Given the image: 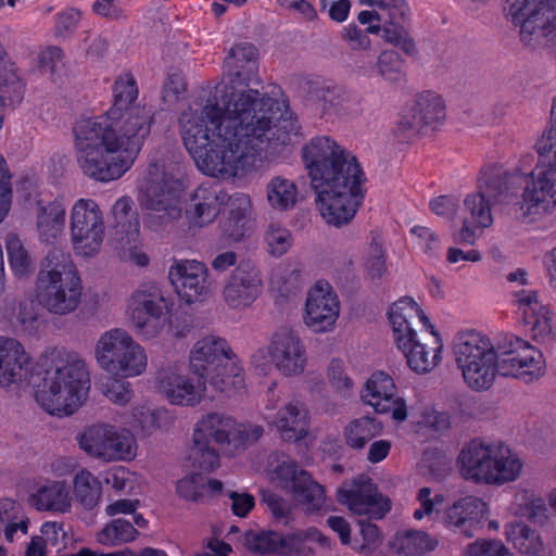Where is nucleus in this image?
Segmentation results:
<instances>
[{"instance_id": "nucleus-1", "label": "nucleus", "mask_w": 556, "mask_h": 556, "mask_svg": "<svg viewBox=\"0 0 556 556\" xmlns=\"http://www.w3.org/2000/svg\"><path fill=\"white\" fill-rule=\"evenodd\" d=\"M227 81L217 96L180 113L184 146L206 175L232 177L273 160L299 140L300 126L285 102L253 88L260 84L258 52L238 42L225 58Z\"/></svg>"}, {"instance_id": "nucleus-2", "label": "nucleus", "mask_w": 556, "mask_h": 556, "mask_svg": "<svg viewBox=\"0 0 556 556\" xmlns=\"http://www.w3.org/2000/svg\"><path fill=\"white\" fill-rule=\"evenodd\" d=\"M137 97L135 77L124 73L114 83V103L108 113L76 123V160L87 177L109 182L121 178L134 164L153 123L152 109L136 104Z\"/></svg>"}, {"instance_id": "nucleus-3", "label": "nucleus", "mask_w": 556, "mask_h": 556, "mask_svg": "<svg viewBox=\"0 0 556 556\" xmlns=\"http://www.w3.org/2000/svg\"><path fill=\"white\" fill-rule=\"evenodd\" d=\"M302 153L320 216L336 227L349 224L365 198L357 159L326 136L311 139Z\"/></svg>"}, {"instance_id": "nucleus-4", "label": "nucleus", "mask_w": 556, "mask_h": 556, "mask_svg": "<svg viewBox=\"0 0 556 556\" xmlns=\"http://www.w3.org/2000/svg\"><path fill=\"white\" fill-rule=\"evenodd\" d=\"M453 352L465 382L472 390L489 389L498 372L525 382L543 375V354L514 334H503L496 345L481 332H459L453 341Z\"/></svg>"}, {"instance_id": "nucleus-5", "label": "nucleus", "mask_w": 556, "mask_h": 556, "mask_svg": "<svg viewBox=\"0 0 556 556\" xmlns=\"http://www.w3.org/2000/svg\"><path fill=\"white\" fill-rule=\"evenodd\" d=\"M89 388L85 361L76 353L54 351L42 372L35 397L48 414L70 416L84 404Z\"/></svg>"}, {"instance_id": "nucleus-6", "label": "nucleus", "mask_w": 556, "mask_h": 556, "mask_svg": "<svg viewBox=\"0 0 556 556\" xmlns=\"http://www.w3.org/2000/svg\"><path fill=\"white\" fill-rule=\"evenodd\" d=\"M179 159L173 154L168 161H152L148 166L142 204L146 226L153 231L181 217L185 166Z\"/></svg>"}, {"instance_id": "nucleus-7", "label": "nucleus", "mask_w": 556, "mask_h": 556, "mask_svg": "<svg viewBox=\"0 0 556 556\" xmlns=\"http://www.w3.org/2000/svg\"><path fill=\"white\" fill-rule=\"evenodd\" d=\"M81 279L63 249L53 247L40 264L35 283V298L49 314L66 316L81 303Z\"/></svg>"}, {"instance_id": "nucleus-8", "label": "nucleus", "mask_w": 556, "mask_h": 556, "mask_svg": "<svg viewBox=\"0 0 556 556\" xmlns=\"http://www.w3.org/2000/svg\"><path fill=\"white\" fill-rule=\"evenodd\" d=\"M191 372L204 379L213 392L228 396L240 392L244 386V370L227 341L215 336L198 340L189 354Z\"/></svg>"}, {"instance_id": "nucleus-9", "label": "nucleus", "mask_w": 556, "mask_h": 556, "mask_svg": "<svg viewBox=\"0 0 556 556\" xmlns=\"http://www.w3.org/2000/svg\"><path fill=\"white\" fill-rule=\"evenodd\" d=\"M458 464L465 479L489 485L514 482L523 468L519 455L500 441H470L463 447Z\"/></svg>"}, {"instance_id": "nucleus-10", "label": "nucleus", "mask_w": 556, "mask_h": 556, "mask_svg": "<svg viewBox=\"0 0 556 556\" xmlns=\"http://www.w3.org/2000/svg\"><path fill=\"white\" fill-rule=\"evenodd\" d=\"M556 132L551 119L535 143L538 162L521 194L523 216L552 213L556 207Z\"/></svg>"}, {"instance_id": "nucleus-11", "label": "nucleus", "mask_w": 556, "mask_h": 556, "mask_svg": "<svg viewBox=\"0 0 556 556\" xmlns=\"http://www.w3.org/2000/svg\"><path fill=\"white\" fill-rule=\"evenodd\" d=\"M517 176L507 174L500 169L489 168L481 173L478 180V191L468 194L464 200L463 226L454 235V241L459 244H473L477 238L476 231L479 228L491 226L493 218L491 202L502 203L513 194L510 186L516 182Z\"/></svg>"}, {"instance_id": "nucleus-12", "label": "nucleus", "mask_w": 556, "mask_h": 556, "mask_svg": "<svg viewBox=\"0 0 556 556\" xmlns=\"http://www.w3.org/2000/svg\"><path fill=\"white\" fill-rule=\"evenodd\" d=\"M93 352L98 366L112 378H135L147 370L144 348L123 328L102 332Z\"/></svg>"}, {"instance_id": "nucleus-13", "label": "nucleus", "mask_w": 556, "mask_h": 556, "mask_svg": "<svg viewBox=\"0 0 556 556\" xmlns=\"http://www.w3.org/2000/svg\"><path fill=\"white\" fill-rule=\"evenodd\" d=\"M505 16L519 27L520 41L531 48L552 47L556 39V0H506Z\"/></svg>"}, {"instance_id": "nucleus-14", "label": "nucleus", "mask_w": 556, "mask_h": 556, "mask_svg": "<svg viewBox=\"0 0 556 556\" xmlns=\"http://www.w3.org/2000/svg\"><path fill=\"white\" fill-rule=\"evenodd\" d=\"M235 419L224 413L203 415L195 424L190 448L192 467L211 472L219 467L220 448L231 444Z\"/></svg>"}, {"instance_id": "nucleus-15", "label": "nucleus", "mask_w": 556, "mask_h": 556, "mask_svg": "<svg viewBox=\"0 0 556 556\" xmlns=\"http://www.w3.org/2000/svg\"><path fill=\"white\" fill-rule=\"evenodd\" d=\"M70 235L74 252L83 257L97 255L105 238L104 215L93 199L76 200L70 211Z\"/></svg>"}, {"instance_id": "nucleus-16", "label": "nucleus", "mask_w": 556, "mask_h": 556, "mask_svg": "<svg viewBox=\"0 0 556 556\" xmlns=\"http://www.w3.org/2000/svg\"><path fill=\"white\" fill-rule=\"evenodd\" d=\"M80 447L90 456L105 462L130 460L136 456V440L125 429L98 424L85 429L79 438Z\"/></svg>"}, {"instance_id": "nucleus-17", "label": "nucleus", "mask_w": 556, "mask_h": 556, "mask_svg": "<svg viewBox=\"0 0 556 556\" xmlns=\"http://www.w3.org/2000/svg\"><path fill=\"white\" fill-rule=\"evenodd\" d=\"M359 2L379 9L380 24L368 25V33L375 35L381 33L384 41L399 47L406 54L415 53L416 47L407 29L409 7L405 0H359Z\"/></svg>"}, {"instance_id": "nucleus-18", "label": "nucleus", "mask_w": 556, "mask_h": 556, "mask_svg": "<svg viewBox=\"0 0 556 556\" xmlns=\"http://www.w3.org/2000/svg\"><path fill=\"white\" fill-rule=\"evenodd\" d=\"M444 118L443 99L433 92H425L418 96L415 104L401 115L393 135L397 141L405 142L418 134L434 130Z\"/></svg>"}, {"instance_id": "nucleus-19", "label": "nucleus", "mask_w": 556, "mask_h": 556, "mask_svg": "<svg viewBox=\"0 0 556 556\" xmlns=\"http://www.w3.org/2000/svg\"><path fill=\"white\" fill-rule=\"evenodd\" d=\"M337 497L353 514L370 519L383 518L391 508L390 500L378 492L376 484L366 475L345 480L338 489Z\"/></svg>"}, {"instance_id": "nucleus-20", "label": "nucleus", "mask_w": 556, "mask_h": 556, "mask_svg": "<svg viewBox=\"0 0 556 556\" xmlns=\"http://www.w3.org/2000/svg\"><path fill=\"white\" fill-rule=\"evenodd\" d=\"M282 488L290 491L294 501L307 513L320 510L325 505V490L311 475L293 460H283L275 470Z\"/></svg>"}, {"instance_id": "nucleus-21", "label": "nucleus", "mask_w": 556, "mask_h": 556, "mask_svg": "<svg viewBox=\"0 0 556 556\" xmlns=\"http://www.w3.org/2000/svg\"><path fill=\"white\" fill-rule=\"evenodd\" d=\"M361 397L378 414L390 413L396 421H404L407 417L405 401L397 395L393 378L383 371H376L367 379Z\"/></svg>"}, {"instance_id": "nucleus-22", "label": "nucleus", "mask_w": 556, "mask_h": 556, "mask_svg": "<svg viewBox=\"0 0 556 556\" xmlns=\"http://www.w3.org/2000/svg\"><path fill=\"white\" fill-rule=\"evenodd\" d=\"M275 368L286 377L301 375L306 367V349L299 334L288 328L276 331L268 345Z\"/></svg>"}, {"instance_id": "nucleus-23", "label": "nucleus", "mask_w": 556, "mask_h": 556, "mask_svg": "<svg viewBox=\"0 0 556 556\" xmlns=\"http://www.w3.org/2000/svg\"><path fill=\"white\" fill-rule=\"evenodd\" d=\"M340 303L332 287L317 281L307 293L304 324L314 332H328L339 317Z\"/></svg>"}, {"instance_id": "nucleus-24", "label": "nucleus", "mask_w": 556, "mask_h": 556, "mask_svg": "<svg viewBox=\"0 0 556 556\" xmlns=\"http://www.w3.org/2000/svg\"><path fill=\"white\" fill-rule=\"evenodd\" d=\"M208 269L195 260H173L168 279L179 298L187 303L202 300L208 293L206 278Z\"/></svg>"}, {"instance_id": "nucleus-25", "label": "nucleus", "mask_w": 556, "mask_h": 556, "mask_svg": "<svg viewBox=\"0 0 556 556\" xmlns=\"http://www.w3.org/2000/svg\"><path fill=\"white\" fill-rule=\"evenodd\" d=\"M389 319L393 340L399 350L406 349L408 344L421 338L416 329L417 324H422L430 331L434 329L419 305L408 296L400 299L391 306Z\"/></svg>"}, {"instance_id": "nucleus-26", "label": "nucleus", "mask_w": 556, "mask_h": 556, "mask_svg": "<svg viewBox=\"0 0 556 556\" xmlns=\"http://www.w3.org/2000/svg\"><path fill=\"white\" fill-rule=\"evenodd\" d=\"M265 419L274 427L280 438L287 442H298L308 433L309 414L305 405L298 400L290 401L276 409V402L269 400Z\"/></svg>"}, {"instance_id": "nucleus-27", "label": "nucleus", "mask_w": 556, "mask_h": 556, "mask_svg": "<svg viewBox=\"0 0 556 556\" xmlns=\"http://www.w3.org/2000/svg\"><path fill=\"white\" fill-rule=\"evenodd\" d=\"M178 366L163 368L157 377V387L169 403L180 406H194L201 402L208 383L204 379H193L181 375Z\"/></svg>"}, {"instance_id": "nucleus-28", "label": "nucleus", "mask_w": 556, "mask_h": 556, "mask_svg": "<svg viewBox=\"0 0 556 556\" xmlns=\"http://www.w3.org/2000/svg\"><path fill=\"white\" fill-rule=\"evenodd\" d=\"M262 292V278L257 268L249 263H240L223 288V299L233 309L250 306Z\"/></svg>"}, {"instance_id": "nucleus-29", "label": "nucleus", "mask_w": 556, "mask_h": 556, "mask_svg": "<svg viewBox=\"0 0 556 556\" xmlns=\"http://www.w3.org/2000/svg\"><path fill=\"white\" fill-rule=\"evenodd\" d=\"M486 514L488 505L484 501L476 496H465L445 509L443 523L446 528L470 538Z\"/></svg>"}, {"instance_id": "nucleus-30", "label": "nucleus", "mask_w": 556, "mask_h": 556, "mask_svg": "<svg viewBox=\"0 0 556 556\" xmlns=\"http://www.w3.org/2000/svg\"><path fill=\"white\" fill-rule=\"evenodd\" d=\"M29 362L30 356L18 340L0 336V387L21 382Z\"/></svg>"}, {"instance_id": "nucleus-31", "label": "nucleus", "mask_w": 556, "mask_h": 556, "mask_svg": "<svg viewBox=\"0 0 556 556\" xmlns=\"http://www.w3.org/2000/svg\"><path fill=\"white\" fill-rule=\"evenodd\" d=\"M443 348L439 333L432 329L426 336L408 344L406 349H400L404 354L408 366L418 374L432 370L441 361Z\"/></svg>"}, {"instance_id": "nucleus-32", "label": "nucleus", "mask_w": 556, "mask_h": 556, "mask_svg": "<svg viewBox=\"0 0 556 556\" xmlns=\"http://www.w3.org/2000/svg\"><path fill=\"white\" fill-rule=\"evenodd\" d=\"M226 198V193L218 185L199 186L194 190L191 207L187 212L191 222L199 227L211 223L218 214L219 206Z\"/></svg>"}, {"instance_id": "nucleus-33", "label": "nucleus", "mask_w": 556, "mask_h": 556, "mask_svg": "<svg viewBox=\"0 0 556 556\" xmlns=\"http://www.w3.org/2000/svg\"><path fill=\"white\" fill-rule=\"evenodd\" d=\"M66 210L63 203L54 200L38 202L36 226L42 242L54 244L63 236Z\"/></svg>"}, {"instance_id": "nucleus-34", "label": "nucleus", "mask_w": 556, "mask_h": 556, "mask_svg": "<svg viewBox=\"0 0 556 556\" xmlns=\"http://www.w3.org/2000/svg\"><path fill=\"white\" fill-rule=\"evenodd\" d=\"M114 240L134 242L139 239L140 224L134 202L128 197H122L112 206Z\"/></svg>"}, {"instance_id": "nucleus-35", "label": "nucleus", "mask_w": 556, "mask_h": 556, "mask_svg": "<svg viewBox=\"0 0 556 556\" xmlns=\"http://www.w3.org/2000/svg\"><path fill=\"white\" fill-rule=\"evenodd\" d=\"M114 240L134 242L139 239L140 224L134 202L128 197H122L112 206Z\"/></svg>"}, {"instance_id": "nucleus-36", "label": "nucleus", "mask_w": 556, "mask_h": 556, "mask_svg": "<svg viewBox=\"0 0 556 556\" xmlns=\"http://www.w3.org/2000/svg\"><path fill=\"white\" fill-rule=\"evenodd\" d=\"M128 308L130 317L170 311L163 290L157 283L152 281L141 283L132 292Z\"/></svg>"}, {"instance_id": "nucleus-37", "label": "nucleus", "mask_w": 556, "mask_h": 556, "mask_svg": "<svg viewBox=\"0 0 556 556\" xmlns=\"http://www.w3.org/2000/svg\"><path fill=\"white\" fill-rule=\"evenodd\" d=\"M31 503L39 510L64 514L71 510L72 497L64 481H49L36 490Z\"/></svg>"}, {"instance_id": "nucleus-38", "label": "nucleus", "mask_w": 556, "mask_h": 556, "mask_svg": "<svg viewBox=\"0 0 556 556\" xmlns=\"http://www.w3.org/2000/svg\"><path fill=\"white\" fill-rule=\"evenodd\" d=\"M223 491V483L219 480L211 479L200 472L187 475L177 482V494L190 502L203 503L215 494Z\"/></svg>"}, {"instance_id": "nucleus-39", "label": "nucleus", "mask_w": 556, "mask_h": 556, "mask_svg": "<svg viewBox=\"0 0 556 556\" xmlns=\"http://www.w3.org/2000/svg\"><path fill=\"white\" fill-rule=\"evenodd\" d=\"M307 542H316L323 547L330 546L329 539L316 528L299 529L288 533H279L278 556H306L309 552V548L306 547Z\"/></svg>"}, {"instance_id": "nucleus-40", "label": "nucleus", "mask_w": 556, "mask_h": 556, "mask_svg": "<svg viewBox=\"0 0 556 556\" xmlns=\"http://www.w3.org/2000/svg\"><path fill=\"white\" fill-rule=\"evenodd\" d=\"M437 541L418 530L397 531L390 546L399 556H418L434 549Z\"/></svg>"}, {"instance_id": "nucleus-41", "label": "nucleus", "mask_w": 556, "mask_h": 556, "mask_svg": "<svg viewBox=\"0 0 556 556\" xmlns=\"http://www.w3.org/2000/svg\"><path fill=\"white\" fill-rule=\"evenodd\" d=\"M172 424L173 417L165 408L139 405L132 409L130 426L144 434H151L157 429H167Z\"/></svg>"}, {"instance_id": "nucleus-42", "label": "nucleus", "mask_w": 556, "mask_h": 556, "mask_svg": "<svg viewBox=\"0 0 556 556\" xmlns=\"http://www.w3.org/2000/svg\"><path fill=\"white\" fill-rule=\"evenodd\" d=\"M298 195L295 182L288 178L275 176L266 185V199L277 211L293 208L298 202Z\"/></svg>"}, {"instance_id": "nucleus-43", "label": "nucleus", "mask_w": 556, "mask_h": 556, "mask_svg": "<svg viewBox=\"0 0 556 556\" xmlns=\"http://www.w3.org/2000/svg\"><path fill=\"white\" fill-rule=\"evenodd\" d=\"M381 432V422L372 417L364 416L348 424L344 429V439L350 447L361 450Z\"/></svg>"}, {"instance_id": "nucleus-44", "label": "nucleus", "mask_w": 556, "mask_h": 556, "mask_svg": "<svg viewBox=\"0 0 556 556\" xmlns=\"http://www.w3.org/2000/svg\"><path fill=\"white\" fill-rule=\"evenodd\" d=\"M75 500L87 510L93 509L102 495V485L90 471L83 469L74 476Z\"/></svg>"}, {"instance_id": "nucleus-45", "label": "nucleus", "mask_w": 556, "mask_h": 556, "mask_svg": "<svg viewBox=\"0 0 556 556\" xmlns=\"http://www.w3.org/2000/svg\"><path fill=\"white\" fill-rule=\"evenodd\" d=\"M506 538L521 554L542 556L545 547L541 535L523 523L510 525L505 531Z\"/></svg>"}, {"instance_id": "nucleus-46", "label": "nucleus", "mask_w": 556, "mask_h": 556, "mask_svg": "<svg viewBox=\"0 0 556 556\" xmlns=\"http://www.w3.org/2000/svg\"><path fill=\"white\" fill-rule=\"evenodd\" d=\"M27 526L28 520L18 504L9 498L0 500V531L4 532L7 541L12 542L18 531L26 534Z\"/></svg>"}, {"instance_id": "nucleus-47", "label": "nucleus", "mask_w": 556, "mask_h": 556, "mask_svg": "<svg viewBox=\"0 0 556 556\" xmlns=\"http://www.w3.org/2000/svg\"><path fill=\"white\" fill-rule=\"evenodd\" d=\"M5 248L9 265L14 276L17 278L28 277L34 270V265L21 239L14 233L8 235Z\"/></svg>"}, {"instance_id": "nucleus-48", "label": "nucleus", "mask_w": 556, "mask_h": 556, "mask_svg": "<svg viewBox=\"0 0 556 556\" xmlns=\"http://www.w3.org/2000/svg\"><path fill=\"white\" fill-rule=\"evenodd\" d=\"M138 534L132 523L124 518H117L109 522L98 534L100 544L114 546L134 541Z\"/></svg>"}, {"instance_id": "nucleus-49", "label": "nucleus", "mask_w": 556, "mask_h": 556, "mask_svg": "<svg viewBox=\"0 0 556 556\" xmlns=\"http://www.w3.org/2000/svg\"><path fill=\"white\" fill-rule=\"evenodd\" d=\"M130 320L136 333L142 340H152L159 337L167 327L169 323V311L132 316Z\"/></svg>"}, {"instance_id": "nucleus-50", "label": "nucleus", "mask_w": 556, "mask_h": 556, "mask_svg": "<svg viewBox=\"0 0 556 556\" xmlns=\"http://www.w3.org/2000/svg\"><path fill=\"white\" fill-rule=\"evenodd\" d=\"M364 270L370 279H379L387 270L386 250L378 235L371 237L364 254Z\"/></svg>"}, {"instance_id": "nucleus-51", "label": "nucleus", "mask_w": 556, "mask_h": 556, "mask_svg": "<svg viewBox=\"0 0 556 556\" xmlns=\"http://www.w3.org/2000/svg\"><path fill=\"white\" fill-rule=\"evenodd\" d=\"M264 240L267 251L273 256H281L291 248L293 238L289 229L277 224L270 223L265 230Z\"/></svg>"}, {"instance_id": "nucleus-52", "label": "nucleus", "mask_w": 556, "mask_h": 556, "mask_svg": "<svg viewBox=\"0 0 556 556\" xmlns=\"http://www.w3.org/2000/svg\"><path fill=\"white\" fill-rule=\"evenodd\" d=\"M403 64L404 61L397 52L384 50L377 58L374 67L375 76H380L389 81H399L402 79Z\"/></svg>"}, {"instance_id": "nucleus-53", "label": "nucleus", "mask_w": 556, "mask_h": 556, "mask_svg": "<svg viewBox=\"0 0 556 556\" xmlns=\"http://www.w3.org/2000/svg\"><path fill=\"white\" fill-rule=\"evenodd\" d=\"M278 535L276 531H248L244 534V545L256 554L278 555Z\"/></svg>"}, {"instance_id": "nucleus-54", "label": "nucleus", "mask_w": 556, "mask_h": 556, "mask_svg": "<svg viewBox=\"0 0 556 556\" xmlns=\"http://www.w3.org/2000/svg\"><path fill=\"white\" fill-rule=\"evenodd\" d=\"M229 200L231 204H235V202L238 203V210H232L229 218V223H231L232 220L235 222L233 228H231L230 224L225 225L224 232L232 241H240L244 236V218L250 205V200L249 197L245 194H237L230 198Z\"/></svg>"}, {"instance_id": "nucleus-55", "label": "nucleus", "mask_w": 556, "mask_h": 556, "mask_svg": "<svg viewBox=\"0 0 556 556\" xmlns=\"http://www.w3.org/2000/svg\"><path fill=\"white\" fill-rule=\"evenodd\" d=\"M328 380L331 387L343 397H348L353 390V381L345 372L342 359L333 358L328 366Z\"/></svg>"}, {"instance_id": "nucleus-56", "label": "nucleus", "mask_w": 556, "mask_h": 556, "mask_svg": "<svg viewBox=\"0 0 556 556\" xmlns=\"http://www.w3.org/2000/svg\"><path fill=\"white\" fill-rule=\"evenodd\" d=\"M513 303L518 311L523 315H535L544 309L545 306L538 298V292L532 289H519L511 292Z\"/></svg>"}, {"instance_id": "nucleus-57", "label": "nucleus", "mask_w": 556, "mask_h": 556, "mask_svg": "<svg viewBox=\"0 0 556 556\" xmlns=\"http://www.w3.org/2000/svg\"><path fill=\"white\" fill-rule=\"evenodd\" d=\"M465 556H514L500 540H476L467 545Z\"/></svg>"}, {"instance_id": "nucleus-58", "label": "nucleus", "mask_w": 556, "mask_h": 556, "mask_svg": "<svg viewBox=\"0 0 556 556\" xmlns=\"http://www.w3.org/2000/svg\"><path fill=\"white\" fill-rule=\"evenodd\" d=\"M264 433V428L254 424H238L235 420V430L232 431L231 444L233 447H244L248 444L256 442Z\"/></svg>"}, {"instance_id": "nucleus-59", "label": "nucleus", "mask_w": 556, "mask_h": 556, "mask_svg": "<svg viewBox=\"0 0 556 556\" xmlns=\"http://www.w3.org/2000/svg\"><path fill=\"white\" fill-rule=\"evenodd\" d=\"M186 92V81L181 74H169L162 92L163 103L167 106L175 105Z\"/></svg>"}, {"instance_id": "nucleus-60", "label": "nucleus", "mask_w": 556, "mask_h": 556, "mask_svg": "<svg viewBox=\"0 0 556 556\" xmlns=\"http://www.w3.org/2000/svg\"><path fill=\"white\" fill-rule=\"evenodd\" d=\"M368 34L367 28L362 30L355 24H350L342 29V38L353 52L367 51L370 49L371 41Z\"/></svg>"}, {"instance_id": "nucleus-61", "label": "nucleus", "mask_w": 556, "mask_h": 556, "mask_svg": "<svg viewBox=\"0 0 556 556\" xmlns=\"http://www.w3.org/2000/svg\"><path fill=\"white\" fill-rule=\"evenodd\" d=\"M126 378H113V381L106 387V397L117 405H126L130 402L134 391Z\"/></svg>"}, {"instance_id": "nucleus-62", "label": "nucleus", "mask_w": 556, "mask_h": 556, "mask_svg": "<svg viewBox=\"0 0 556 556\" xmlns=\"http://www.w3.org/2000/svg\"><path fill=\"white\" fill-rule=\"evenodd\" d=\"M523 321L526 326L530 327L532 337L535 340H544L552 333L551 318L546 309L535 315H527Z\"/></svg>"}, {"instance_id": "nucleus-63", "label": "nucleus", "mask_w": 556, "mask_h": 556, "mask_svg": "<svg viewBox=\"0 0 556 556\" xmlns=\"http://www.w3.org/2000/svg\"><path fill=\"white\" fill-rule=\"evenodd\" d=\"M323 109L327 113L341 114L346 111L348 94L338 88L326 89L321 96Z\"/></svg>"}, {"instance_id": "nucleus-64", "label": "nucleus", "mask_w": 556, "mask_h": 556, "mask_svg": "<svg viewBox=\"0 0 556 556\" xmlns=\"http://www.w3.org/2000/svg\"><path fill=\"white\" fill-rule=\"evenodd\" d=\"M431 489L430 488H421L417 493V501L420 505L419 508H416L413 517L416 520H421L425 516H430L435 505L443 503V496L440 494H435L434 497H431Z\"/></svg>"}]
</instances>
